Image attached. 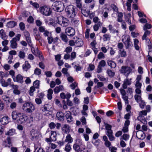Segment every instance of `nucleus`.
<instances>
[{"instance_id":"f257e3e1","label":"nucleus","mask_w":152,"mask_h":152,"mask_svg":"<svg viewBox=\"0 0 152 152\" xmlns=\"http://www.w3.org/2000/svg\"><path fill=\"white\" fill-rule=\"evenodd\" d=\"M11 116L13 121L20 124H24L28 120V117L24 113L16 110L12 112Z\"/></svg>"},{"instance_id":"f03ea898","label":"nucleus","mask_w":152,"mask_h":152,"mask_svg":"<svg viewBox=\"0 0 152 152\" xmlns=\"http://www.w3.org/2000/svg\"><path fill=\"white\" fill-rule=\"evenodd\" d=\"M77 9L72 5H69L66 7L65 11L67 16L69 18H74L76 15Z\"/></svg>"},{"instance_id":"7ed1b4c3","label":"nucleus","mask_w":152,"mask_h":152,"mask_svg":"<svg viewBox=\"0 0 152 152\" xmlns=\"http://www.w3.org/2000/svg\"><path fill=\"white\" fill-rule=\"evenodd\" d=\"M22 109L26 113H31L34 110L35 107L31 102H28L23 104Z\"/></svg>"},{"instance_id":"20e7f679","label":"nucleus","mask_w":152,"mask_h":152,"mask_svg":"<svg viewBox=\"0 0 152 152\" xmlns=\"http://www.w3.org/2000/svg\"><path fill=\"white\" fill-rule=\"evenodd\" d=\"M53 9L58 12H61L64 9V3L61 1H56L52 4Z\"/></svg>"},{"instance_id":"39448f33","label":"nucleus","mask_w":152,"mask_h":152,"mask_svg":"<svg viewBox=\"0 0 152 152\" xmlns=\"http://www.w3.org/2000/svg\"><path fill=\"white\" fill-rule=\"evenodd\" d=\"M56 21L57 23L63 27H66L68 26L69 21L66 18L62 16L57 17Z\"/></svg>"},{"instance_id":"423d86ee","label":"nucleus","mask_w":152,"mask_h":152,"mask_svg":"<svg viewBox=\"0 0 152 152\" xmlns=\"http://www.w3.org/2000/svg\"><path fill=\"white\" fill-rule=\"evenodd\" d=\"M39 10L42 14L46 16H50L52 13L50 7L47 5H44L40 7Z\"/></svg>"},{"instance_id":"0eeeda50","label":"nucleus","mask_w":152,"mask_h":152,"mask_svg":"<svg viewBox=\"0 0 152 152\" xmlns=\"http://www.w3.org/2000/svg\"><path fill=\"white\" fill-rule=\"evenodd\" d=\"M122 41L125 46L126 49H128L132 46L130 37L128 35H124L122 37Z\"/></svg>"},{"instance_id":"6e6552de","label":"nucleus","mask_w":152,"mask_h":152,"mask_svg":"<svg viewBox=\"0 0 152 152\" xmlns=\"http://www.w3.org/2000/svg\"><path fill=\"white\" fill-rule=\"evenodd\" d=\"M21 35L18 34L11 41V47L12 48H15L17 47V44L16 42L19 41L21 37Z\"/></svg>"},{"instance_id":"1a4fd4ad","label":"nucleus","mask_w":152,"mask_h":152,"mask_svg":"<svg viewBox=\"0 0 152 152\" xmlns=\"http://www.w3.org/2000/svg\"><path fill=\"white\" fill-rule=\"evenodd\" d=\"M132 69L129 67L127 66H122L121 69V72L124 73L126 77H128L129 73L131 72Z\"/></svg>"},{"instance_id":"9d476101","label":"nucleus","mask_w":152,"mask_h":152,"mask_svg":"<svg viewBox=\"0 0 152 152\" xmlns=\"http://www.w3.org/2000/svg\"><path fill=\"white\" fill-rule=\"evenodd\" d=\"M65 32L66 34L69 36H73L75 34V29L69 27L65 30Z\"/></svg>"},{"instance_id":"9b49d317","label":"nucleus","mask_w":152,"mask_h":152,"mask_svg":"<svg viewBox=\"0 0 152 152\" xmlns=\"http://www.w3.org/2000/svg\"><path fill=\"white\" fill-rule=\"evenodd\" d=\"M23 77L20 74H18L13 79L14 82H18L20 83H23Z\"/></svg>"},{"instance_id":"f8f14e48","label":"nucleus","mask_w":152,"mask_h":152,"mask_svg":"<svg viewBox=\"0 0 152 152\" xmlns=\"http://www.w3.org/2000/svg\"><path fill=\"white\" fill-rule=\"evenodd\" d=\"M132 79V78H130L129 79L127 77L125 79L124 81V83L123 84V87L124 89H126L127 88V86L130 85L131 84V80Z\"/></svg>"},{"instance_id":"ddd939ff","label":"nucleus","mask_w":152,"mask_h":152,"mask_svg":"<svg viewBox=\"0 0 152 152\" xmlns=\"http://www.w3.org/2000/svg\"><path fill=\"white\" fill-rule=\"evenodd\" d=\"M31 136V139L32 140H36L38 139V134L37 131L34 129H32L30 132Z\"/></svg>"},{"instance_id":"4468645a","label":"nucleus","mask_w":152,"mask_h":152,"mask_svg":"<svg viewBox=\"0 0 152 152\" xmlns=\"http://www.w3.org/2000/svg\"><path fill=\"white\" fill-rule=\"evenodd\" d=\"M31 50L33 53L34 55L37 56H39V58L40 57H42V56L40 55V52L39 51L37 48L32 47L31 48Z\"/></svg>"},{"instance_id":"2eb2a0df","label":"nucleus","mask_w":152,"mask_h":152,"mask_svg":"<svg viewBox=\"0 0 152 152\" xmlns=\"http://www.w3.org/2000/svg\"><path fill=\"white\" fill-rule=\"evenodd\" d=\"M65 116L68 122H70L73 121V118L71 116V113L70 111L66 112L65 113Z\"/></svg>"},{"instance_id":"dca6fc26","label":"nucleus","mask_w":152,"mask_h":152,"mask_svg":"<svg viewBox=\"0 0 152 152\" xmlns=\"http://www.w3.org/2000/svg\"><path fill=\"white\" fill-rule=\"evenodd\" d=\"M43 96L44 94L42 93L38 94L37 96L39 97V98H37L35 99V102L37 104H40L42 103V98L43 97Z\"/></svg>"},{"instance_id":"f3484780","label":"nucleus","mask_w":152,"mask_h":152,"mask_svg":"<svg viewBox=\"0 0 152 152\" xmlns=\"http://www.w3.org/2000/svg\"><path fill=\"white\" fill-rule=\"evenodd\" d=\"M9 118L7 116L3 117L0 120V122L3 125H6L8 123Z\"/></svg>"},{"instance_id":"a211bd4d","label":"nucleus","mask_w":152,"mask_h":152,"mask_svg":"<svg viewBox=\"0 0 152 152\" xmlns=\"http://www.w3.org/2000/svg\"><path fill=\"white\" fill-rule=\"evenodd\" d=\"M23 70L27 71L31 68V65L27 61H25V63L23 65Z\"/></svg>"},{"instance_id":"6ab92c4d","label":"nucleus","mask_w":152,"mask_h":152,"mask_svg":"<svg viewBox=\"0 0 152 152\" xmlns=\"http://www.w3.org/2000/svg\"><path fill=\"white\" fill-rule=\"evenodd\" d=\"M56 117L58 120L60 121H63L64 118V114L62 112H58L56 114Z\"/></svg>"},{"instance_id":"aec40b11","label":"nucleus","mask_w":152,"mask_h":152,"mask_svg":"<svg viewBox=\"0 0 152 152\" xmlns=\"http://www.w3.org/2000/svg\"><path fill=\"white\" fill-rule=\"evenodd\" d=\"M24 34L25 36L26 40L28 43H31V38L30 35L28 31H25L24 32Z\"/></svg>"},{"instance_id":"412c9836","label":"nucleus","mask_w":152,"mask_h":152,"mask_svg":"<svg viewBox=\"0 0 152 152\" xmlns=\"http://www.w3.org/2000/svg\"><path fill=\"white\" fill-rule=\"evenodd\" d=\"M62 130L64 133H69L70 131V128L69 126L67 124H64L62 125Z\"/></svg>"},{"instance_id":"4be33fe9","label":"nucleus","mask_w":152,"mask_h":152,"mask_svg":"<svg viewBox=\"0 0 152 152\" xmlns=\"http://www.w3.org/2000/svg\"><path fill=\"white\" fill-rule=\"evenodd\" d=\"M73 141V139L71 137L70 135L69 134H68L66 137L64 142H68V143L69 144L72 143Z\"/></svg>"},{"instance_id":"5701e85b","label":"nucleus","mask_w":152,"mask_h":152,"mask_svg":"<svg viewBox=\"0 0 152 152\" xmlns=\"http://www.w3.org/2000/svg\"><path fill=\"white\" fill-rule=\"evenodd\" d=\"M60 96L61 98L63 99H70L71 97V95L69 93H67L66 94H65L64 93H61L60 94Z\"/></svg>"},{"instance_id":"b1692460","label":"nucleus","mask_w":152,"mask_h":152,"mask_svg":"<svg viewBox=\"0 0 152 152\" xmlns=\"http://www.w3.org/2000/svg\"><path fill=\"white\" fill-rule=\"evenodd\" d=\"M50 139L53 141H55L56 140V132L51 131L50 132Z\"/></svg>"},{"instance_id":"393cba45","label":"nucleus","mask_w":152,"mask_h":152,"mask_svg":"<svg viewBox=\"0 0 152 152\" xmlns=\"http://www.w3.org/2000/svg\"><path fill=\"white\" fill-rule=\"evenodd\" d=\"M83 42L81 39L78 38L75 41V46L80 47L83 45Z\"/></svg>"},{"instance_id":"a878e982","label":"nucleus","mask_w":152,"mask_h":152,"mask_svg":"<svg viewBox=\"0 0 152 152\" xmlns=\"http://www.w3.org/2000/svg\"><path fill=\"white\" fill-rule=\"evenodd\" d=\"M34 35L36 40H39L40 39L41 37L39 35V33L37 29H34Z\"/></svg>"},{"instance_id":"bb28decb","label":"nucleus","mask_w":152,"mask_h":152,"mask_svg":"<svg viewBox=\"0 0 152 152\" xmlns=\"http://www.w3.org/2000/svg\"><path fill=\"white\" fill-rule=\"evenodd\" d=\"M4 142L6 147H10L12 145L10 138L9 137H7V139Z\"/></svg>"},{"instance_id":"cd10ccee","label":"nucleus","mask_w":152,"mask_h":152,"mask_svg":"<svg viewBox=\"0 0 152 152\" xmlns=\"http://www.w3.org/2000/svg\"><path fill=\"white\" fill-rule=\"evenodd\" d=\"M18 86L17 85H13L12 88L13 89V93L16 95H18L20 93V91L18 89Z\"/></svg>"},{"instance_id":"c85d7f7f","label":"nucleus","mask_w":152,"mask_h":152,"mask_svg":"<svg viewBox=\"0 0 152 152\" xmlns=\"http://www.w3.org/2000/svg\"><path fill=\"white\" fill-rule=\"evenodd\" d=\"M16 25V23L15 22L11 21L7 23V26L9 28H12L15 27Z\"/></svg>"},{"instance_id":"c756f323","label":"nucleus","mask_w":152,"mask_h":152,"mask_svg":"<svg viewBox=\"0 0 152 152\" xmlns=\"http://www.w3.org/2000/svg\"><path fill=\"white\" fill-rule=\"evenodd\" d=\"M137 120L140 121L144 124H146L147 123V121L144 116H138L137 118Z\"/></svg>"},{"instance_id":"7c9ffc66","label":"nucleus","mask_w":152,"mask_h":152,"mask_svg":"<svg viewBox=\"0 0 152 152\" xmlns=\"http://www.w3.org/2000/svg\"><path fill=\"white\" fill-rule=\"evenodd\" d=\"M134 45L135 49L137 50H139L140 49V46L138 45L139 41L138 40L136 39H134Z\"/></svg>"},{"instance_id":"2f4dec72","label":"nucleus","mask_w":152,"mask_h":152,"mask_svg":"<svg viewBox=\"0 0 152 152\" xmlns=\"http://www.w3.org/2000/svg\"><path fill=\"white\" fill-rule=\"evenodd\" d=\"M105 125L106 129L107 130L106 134L113 132V131L111 130L112 126L111 125L107 124H105Z\"/></svg>"},{"instance_id":"473e14b6","label":"nucleus","mask_w":152,"mask_h":152,"mask_svg":"<svg viewBox=\"0 0 152 152\" xmlns=\"http://www.w3.org/2000/svg\"><path fill=\"white\" fill-rule=\"evenodd\" d=\"M109 30L110 32L115 34V33H118V30L115 29L111 25H109L108 26Z\"/></svg>"},{"instance_id":"72a5a7b5","label":"nucleus","mask_w":152,"mask_h":152,"mask_svg":"<svg viewBox=\"0 0 152 152\" xmlns=\"http://www.w3.org/2000/svg\"><path fill=\"white\" fill-rule=\"evenodd\" d=\"M15 133V131L14 129H10L5 134L6 135L8 136H12Z\"/></svg>"},{"instance_id":"f704fd0d","label":"nucleus","mask_w":152,"mask_h":152,"mask_svg":"<svg viewBox=\"0 0 152 152\" xmlns=\"http://www.w3.org/2000/svg\"><path fill=\"white\" fill-rule=\"evenodd\" d=\"M76 144L79 145L83 147V148L85 149V146L83 145V143L81 140L80 139H77L76 140Z\"/></svg>"},{"instance_id":"c9c22d12","label":"nucleus","mask_w":152,"mask_h":152,"mask_svg":"<svg viewBox=\"0 0 152 152\" xmlns=\"http://www.w3.org/2000/svg\"><path fill=\"white\" fill-rule=\"evenodd\" d=\"M48 93L47 94L48 98L50 100L52 98V94L53 93V91L52 89L50 88L48 90Z\"/></svg>"},{"instance_id":"e433bc0d","label":"nucleus","mask_w":152,"mask_h":152,"mask_svg":"<svg viewBox=\"0 0 152 152\" xmlns=\"http://www.w3.org/2000/svg\"><path fill=\"white\" fill-rule=\"evenodd\" d=\"M63 89V86L61 85L56 87L54 89V92L56 94L58 93L61 90H62Z\"/></svg>"},{"instance_id":"4c0bfd02","label":"nucleus","mask_w":152,"mask_h":152,"mask_svg":"<svg viewBox=\"0 0 152 152\" xmlns=\"http://www.w3.org/2000/svg\"><path fill=\"white\" fill-rule=\"evenodd\" d=\"M35 151L34 152H45L43 149L40 147H38L37 145H34Z\"/></svg>"},{"instance_id":"58836bf2","label":"nucleus","mask_w":152,"mask_h":152,"mask_svg":"<svg viewBox=\"0 0 152 152\" xmlns=\"http://www.w3.org/2000/svg\"><path fill=\"white\" fill-rule=\"evenodd\" d=\"M102 25L101 22H99L98 23L95 24L93 26L94 30L95 31H97L99 29V28Z\"/></svg>"},{"instance_id":"ea45409f","label":"nucleus","mask_w":152,"mask_h":152,"mask_svg":"<svg viewBox=\"0 0 152 152\" xmlns=\"http://www.w3.org/2000/svg\"><path fill=\"white\" fill-rule=\"evenodd\" d=\"M2 99L4 101H7L9 102H11L12 101V100L10 99L8 96L5 94H4L2 96Z\"/></svg>"},{"instance_id":"a19ab883","label":"nucleus","mask_w":152,"mask_h":152,"mask_svg":"<svg viewBox=\"0 0 152 152\" xmlns=\"http://www.w3.org/2000/svg\"><path fill=\"white\" fill-rule=\"evenodd\" d=\"M141 95L136 94L134 96L135 99L137 103H139L140 102L142 101Z\"/></svg>"},{"instance_id":"79ce46f5","label":"nucleus","mask_w":152,"mask_h":152,"mask_svg":"<svg viewBox=\"0 0 152 152\" xmlns=\"http://www.w3.org/2000/svg\"><path fill=\"white\" fill-rule=\"evenodd\" d=\"M110 35L108 34H105L103 36V40L104 41L109 40L110 39Z\"/></svg>"},{"instance_id":"37998d69","label":"nucleus","mask_w":152,"mask_h":152,"mask_svg":"<svg viewBox=\"0 0 152 152\" xmlns=\"http://www.w3.org/2000/svg\"><path fill=\"white\" fill-rule=\"evenodd\" d=\"M107 63L108 65L111 68H115L116 66V64L114 61H108Z\"/></svg>"},{"instance_id":"c03bdc74","label":"nucleus","mask_w":152,"mask_h":152,"mask_svg":"<svg viewBox=\"0 0 152 152\" xmlns=\"http://www.w3.org/2000/svg\"><path fill=\"white\" fill-rule=\"evenodd\" d=\"M128 1L126 2V6L127 7V10L129 11L131 10V3L132 2V0H128Z\"/></svg>"},{"instance_id":"a18cd8bd","label":"nucleus","mask_w":152,"mask_h":152,"mask_svg":"<svg viewBox=\"0 0 152 152\" xmlns=\"http://www.w3.org/2000/svg\"><path fill=\"white\" fill-rule=\"evenodd\" d=\"M123 16L122 13L120 12L118 13L117 20L118 22L122 21V17Z\"/></svg>"},{"instance_id":"49530a36","label":"nucleus","mask_w":152,"mask_h":152,"mask_svg":"<svg viewBox=\"0 0 152 152\" xmlns=\"http://www.w3.org/2000/svg\"><path fill=\"white\" fill-rule=\"evenodd\" d=\"M81 146L77 145L76 144H74L73 146V149L77 151H79L80 150V148Z\"/></svg>"},{"instance_id":"de8ad7c7","label":"nucleus","mask_w":152,"mask_h":152,"mask_svg":"<svg viewBox=\"0 0 152 152\" xmlns=\"http://www.w3.org/2000/svg\"><path fill=\"white\" fill-rule=\"evenodd\" d=\"M151 33V32L148 31H146L144 33V34L142 36V40H147V38H146V37L147 36L149 35Z\"/></svg>"},{"instance_id":"09e8293b","label":"nucleus","mask_w":152,"mask_h":152,"mask_svg":"<svg viewBox=\"0 0 152 152\" xmlns=\"http://www.w3.org/2000/svg\"><path fill=\"white\" fill-rule=\"evenodd\" d=\"M61 37L62 41L65 42L68 41L67 37L66 34H61Z\"/></svg>"},{"instance_id":"8fccbe9b","label":"nucleus","mask_w":152,"mask_h":152,"mask_svg":"<svg viewBox=\"0 0 152 152\" xmlns=\"http://www.w3.org/2000/svg\"><path fill=\"white\" fill-rule=\"evenodd\" d=\"M81 1V0H76V3L77 7L80 9H81L82 7V4Z\"/></svg>"},{"instance_id":"3c124183","label":"nucleus","mask_w":152,"mask_h":152,"mask_svg":"<svg viewBox=\"0 0 152 152\" xmlns=\"http://www.w3.org/2000/svg\"><path fill=\"white\" fill-rule=\"evenodd\" d=\"M33 87L37 88H38L39 86V80H36L33 83Z\"/></svg>"},{"instance_id":"603ef678","label":"nucleus","mask_w":152,"mask_h":152,"mask_svg":"<svg viewBox=\"0 0 152 152\" xmlns=\"http://www.w3.org/2000/svg\"><path fill=\"white\" fill-rule=\"evenodd\" d=\"M68 69L66 68H63L62 69L61 72L64 74L65 76L68 77L69 76V74L67 72Z\"/></svg>"},{"instance_id":"864d4df0","label":"nucleus","mask_w":152,"mask_h":152,"mask_svg":"<svg viewBox=\"0 0 152 152\" xmlns=\"http://www.w3.org/2000/svg\"><path fill=\"white\" fill-rule=\"evenodd\" d=\"M112 134L113 132L106 134L109 137L110 140V141L114 140L115 139L113 135Z\"/></svg>"},{"instance_id":"5fc2aeb1","label":"nucleus","mask_w":152,"mask_h":152,"mask_svg":"<svg viewBox=\"0 0 152 152\" xmlns=\"http://www.w3.org/2000/svg\"><path fill=\"white\" fill-rule=\"evenodd\" d=\"M41 73V70L37 68H36L34 71V74L37 75H40Z\"/></svg>"},{"instance_id":"6e6d98bb","label":"nucleus","mask_w":152,"mask_h":152,"mask_svg":"<svg viewBox=\"0 0 152 152\" xmlns=\"http://www.w3.org/2000/svg\"><path fill=\"white\" fill-rule=\"evenodd\" d=\"M35 90V88L34 87L31 86L30 87L29 91V94L31 96H33V92Z\"/></svg>"},{"instance_id":"4d7b16f0","label":"nucleus","mask_w":152,"mask_h":152,"mask_svg":"<svg viewBox=\"0 0 152 152\" xmlns=\"http://www.w3.org/2000/svg\"><path fill=\"white\" fill-rule=\"evenodd\" d=\"M0 81L1 83L2 86L7 87L8 86V83H7V82H5L4 80L3 79L0 80Z\"/></svg>"},{"instance_id":"13d9d810","label":"nucleus","mask_w":152,"mask_h":152,"mask_svg":"<svg viewBox=\"0 0 152 152\" xmlns=\"http://www.w3.org/2000/svg\"><path fill=\"white\" fill-rule=\"evenodd\" d=\"M107 73L108 75L111 77H112L115 75L114 72H113L110 70L108 69L107 71Z\"/></svg>"},{"instance_id":"bf43d9fd","label":"nucleus","mask_w":152,"mask_h":152,"mask_svg":"<svg viewBox=\"0 0 152 152\" xmlns=\"http://www.w3.org/2000/svg\"><path fill=\"white\" fill-rule=\"evenodd\" d=\"M119 51L121 57H125L126 56V52L124 50H121Z\"/></svg>"},{"instance_id":"052dcab7","label":"nucleus","mask_w":152,"mask_h":152,"mask_svg":"<svg viewBox=\"0 0 152 152\" xmlns=\"http://www.w3.org/2000/svg\"><path fill=\"white\" fill-rule=\"evenodd\" d=\"M71 148L70 145L69 144L67 143L65 146V150L67 152H69Z\"/></svg>"},{"instance_id":"680f3d73","label":"nucleus","mask_w":152,"mask_h":152,"mask_svg":"<svg viewBox=\"0 0 152 152\" xmlns=\"http://www.w3.org/2000/svg\"><path fill=\"white\" fill-rule=\"evenodd\" d=\"M147 114V112L146 110H142L139 112L138 116H146Z\"/></svg>"},{"instance_id":"e2e57ef3","label":"nucleus","mask_w":152,"mask_h":152,"mask_svg":"<svg viewBox=\"0 0 152 152\" xmlns=\"http://www.w3.org/2000/svg\"><path fill=\"white\" fill-rule=\"evenodd\" d=\"M151 27L152 26L151 24L147 23L144 25L143 27V29L144 30H145L147 29H150L151 28Z\"/></svg>"},{"instance_id":"0e129e2a","label":"nucleus","mask_w":152,"mask_h":152,"mask_svg":"<svg viewBox=\"0 0 152 152\" xmlns=\"http://www.w3.org/2000/svg\"><path fill=\"white\" fill-rule=\"evenodd\" d=\"M122 98L124 99L126 104H129V101L128 100V97L127 96H124L122 97Z\"/></svg>"},{"instance_id":"69168bd1","label":"nucleus","mask_w":152,"mask_h":152,"mask_svg":"<svg viewBox=\"0 0 152 152\" xmlns=\"http://www.w3.org/2000/svg\"><path fill=\"white\" fill-rule=\"evenodd\" d=\"M106 65V62L104 60H102L99 63L98 65L102 67H104Z\"/></svg>"},{"instance_id":"338daca9","label":"nucleus","mask_w":152,"mask_h":152,"mask_svg":"<svg viewBox=\"0 0 152 152\" xmlns=\"http://www.w3.org/2000/svg\"><path fill=\"white\" fill-rule=\"evenodd\" d=\"M138 103L139 104L140 107L142 108H144L145 105V102L142 100V101Z\"/></svg>"},{"instance_id":"774afa93","label":"nucleus","mask_w":152,"mask_h":152,"mask_svg":"<svg viewBox=\"0 0 152 152\" xmlns=\"http://www.w3.org/2000/svg\"><path fill=\"white\" fill-rule=\"evenodd\" d=\"M34 19L33 17L31 16H30L27 19V21L29 23H31L34 22Z\"/></svg>"}]
</instances>
